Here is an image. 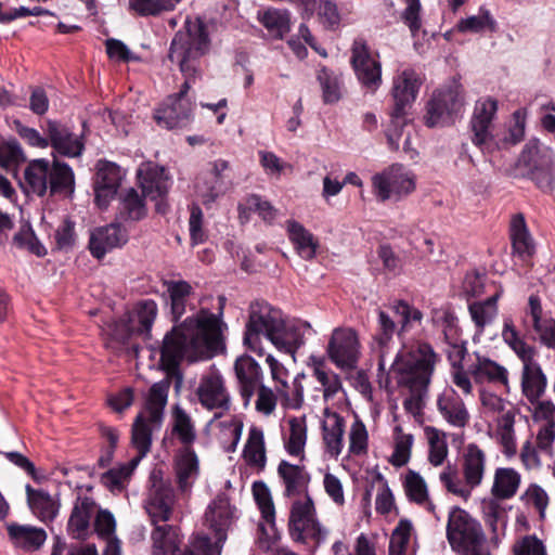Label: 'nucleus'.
I'll return each instance as SVG.
<instances>
[{"label": "nucleus", "instance_id": "1", "mask_svg": "<svg viewBox=\"0 0 555 555\" xmlns=\"http://www.w3.org/2000/svg\"><path fill=\"white\" fill-rule=\"evenodd\" d=\"M209 49L210 39L205 23L199 17H188L184 30L176 34L169 51V59L179 66L184 82L177 94L169 95L155 111L154 118L160 127L176 129L189 122L192 105L185 95L201 76L199 59Z\"/></svg>", "mask_w": 555, "mask_h": 555}, {"label": "nucleus", "instance_id": "2", "mask_svg": "<svg viewBox=\"0 0 555 555\" xmlns=\"http://www.w3.org/2000/svg\"><path fill=\"white\" fill-rule=\"evenodd\" d=\"M224 323L219 315L202 309L166 334L160 349V366L166 382H181V362L209 359L224 348Z\"/></svg>", "mask_w": 555, "mask_h": 555}, {"label": "nucleus", "instance_id": "3", "mask_svg": "<svg viewBox=\"0 0 555 555\" xmlns=\"http://www.w3.org/2000/svg\"><path fill=\"white\" fill-rule=\"evenodd\" d=\"M460 472L448 464L439 474V480L448 493L468 501L473 491L480 487L487 474L488 456L477 443L466 444L459 459Z\"/></svg>", "mask_w": 555, "mask_h": 555}, {"label": "nucleus", "instance_id": "4", "mask_svg": "<svg viewBox=\"0 0 555 555\" xmlns=\"http://www.w3.org/2000/svg\"><path fill=\"white\" fill-rule=\"evenodd\" d=\"M169 384H153L143 410L135 416L131 428V444L137 450L133 460L140 463L152 447V435L163 423L164 410L168 399Z\"/></svg>", "mask_w": 555, "mask_h": 555}, {"label": "nucleus", "instance_id": "5", "mask_svg": "<svg viewBox=\"0 0 555 555\" xmlns=\"http://www.w3.org/2000/svg\"><path fill=\"white\" fill-rule=\"evenodd\" d=\"M439 361V356L429 344L402 343L391 364L390 374L398 382H430Z\"/></svg>", "mask_w": 555, "mask_h": 555}, {"label": "nucleus", "instance_id": "6", "mask_svg": "<svg viewBox=\"0 0 555 555\" xmlns=\"http://www.w3.org/2000/svg\"><path fill=\"white\" fill-rule=\"evenodd\" d=\"M287 530L294 542L311 543L314 548L322 545L330 533V530L319 520L311 495L293 500L289 507Z\"/></svg>", "mask_w": 555, "mask_h": 555}, {"label": "nucleus", "instance_id": "7", "mask_svg": "<svg viewBox=\"0 0 555 555\" xmlns=\"http://www.w3.org/2000/svg\"><path fill=\"white\" fill-rule=\"evenodd\" d=\"M447 538L457 555H481L487 538L482 526L466 511L456 507L449 515Z\"/></svg>", "mask_w": 555, "mask_h": 555}, {"label": "nucleus", "instance_id": "8", "mask_svg": "<svg viewBox=\"0 0 555 555\" xmlns=\"http://www.w3.org/2000/svg\"><path fill=\"white\" fill-rule=\"evenodd\" d=\"M330 361L346 375L358 374V382L369 379L364 371L358 369L361 357V344L358 334L350 327L335 328L326 346Z\"/></svg>", "mask_w": 555, "mask_h": 555}, {"label": "nucleus", "instance_id": "9", "mask_svg": "<svg viewBox=\"0 0 555 555\" xmlns=\"http://www.w3.org/2000/svg\"><path fill=\"white\" fill-rule=\"evenodd\" d=\"M284 315L281 310L263 301L253 302L244 334V344L254 352L263 353L261 338L271 341L282 325Z\"/></svg>", "mask_w": 555, "mask_h": 555}, {"label": "nucleus", "instance_id": "10", "mask_svg": "<svg viewBox=\"0 0 555 555\" xmlns=\"http://www.w3.org/2000/svg\"><path fill=\"white\" fill-rule=\"evenodd\" d=\"M373 193L380 202H400L416 190L415 173L400 164H393L372 178Z\"/></svg>", "mask_w": 555, "mask_h": 555}, {"label": "nucleus", "instance_id": "11", "mask_svg": "<svg viewBox=\"0 0 555 555\" xmlns=\"http://www.w3.org/2000/svg\"><path fill=\"white\" fill-rule=\"evenodd\" d=\"M176 504L175 491L160 467H154L149 477L144 508L154 526L170 520Z\"/></svg>", "mask_w": 555, "mask_h": 555}, {"label": "nucleus", "instance_id": "12", "mask_svg": "<svg viewBox=\"0 0 555 555\" xmlns=\"http://www.w3.org/2000/svg\"><path fill=\"white\" fill-rule=\"evenodd\" d=\"M498 107V101L491 96H482L475 103L469 121L472 142L482 151L501 147L494 126Z\"/></svg>", "mask_w": 555, "mask_h": 555}, {"label": "nucleus", "instance_id": "13", "mask_svg": "<svg viewBox=\"0 0 555 555\" xmlns=\"http://www.w3.org/2000/svg\"><path fill=\"white\" fill-rule=\"evenodd\" d=\"M463 105V89L456 81L437 89L427 104L425 124L428 127H436L451 122L453 115L457 114Z\"/></svg>", "mask_w": 555, "mask_h": 555}, {"label": "nucleus", "instance_id": "14", "mask_svg": "<svg viewBox=\"0 0 555 555\" xmlns=\"http://www.w3.org/2000/svg\"><path fill=\"white\" fill-rule=\"evenodd\" d=\"M253 496L260 511L264 522L258 525L257 543L261 550L269 551L280 539L275 526V506L272 500L271 491L263 481L253 483Z\"/></svg>", "mask_w": 555, "mask_h": 555}, {"label": "nucleus", "instance_id": "15", "mask_svg": "<svg viewBox=\"0 0 555 555\" xmlns=\"http://www.w3.org/2000/svg\"><path fill=\"white\" fill-rule=\"evenodd\" d=\"M42 173L43 179L37 188V194L42 195L48 188L51 195L72 197L75 192V176L72 168L56 159L50 166L47 159H37V175Z\"/></svg>", "mask_w": 555, "mask_h": 555}, {"label": "nucleus", "instance_id": "16", "mask_svg": "<svg viewBox=\"0 0 555 555\" xmlns=\"http://www.w3.org/2000/svg\"><path fill=\"white\" fill-rule=\"evenodd\" d=\"M44 137L37 133V147L51 145L59 154L66 157H78L85 150L82 137L74 134L66 126L46 120L41 125Z\"/></svg>", "mask_w": 555, "mask_h": 555}, {"label": "nucleus", "instance_id": "17", "mask_svg": "<svg viewBox=\"0 0 555 555\" xmlns=\"http://www.w3.org/2000/svg\"><path fill=\"white\" fill-rule=\"evenodd\" d=\"M465 352L456 348L450 356L453 365L454 382H469L474 378L476 382H507V370L490 359H478L470 371L464 366Z\"/></svg>", "mask_w": 555, "mask_h": 555}, {"label": "nucleus", "instance_id": "18", "mask_svg": "<svg viewBox=\"0 0 555 555\" xmlns=\"http://www.w3.org/2000/svg\"><path fill=\"white\" fill-rule=\"evenodd\" d=\"M351 63L359 81L366 89L375 91L382 82V68L377 55L362 41L352 46Z\"/></svg>", "mask_w": 555, "mask_h": 555}, {"label": "nucleus", "instance_id": "19", "mask_svg": "<svg viewBox=\"0 0 555 555\" xmlns=\"http://www.w3.org/2000/svg\"><path fill=\"white\" fill-rule=\"evenodd\" d=\"M124 177L125 172L117 164L103 159L96 163L94 194L101 209L106 208L115 197Z\"/></svg>", "mask_w": 555, "mask_h": 555}, {"label": "nucleus", "instance_id": "20", "mask_svg": "<svg viewBox=\"0 0 555 555\" xmlns=\"http://www.w3.org/2000/svg\"><path fill=\"white\" fill-rule=\"evenodd\" d=\"M137 179L143 196L151 201L163 199L168 194L171 184L165 167L153 162H144L139 166Z\"/></svg>", "mask_w": 555, "mask_h": 555}, {"label": "nucleus", "instance_id": "21", "mask_svg": "<svg viewBox=\"0 0 555 555\" xmlns=\"http://www.w3.org/2000/svg\"><path fill=\"white\" fill-rule=\"evenodd\" d=\"M278 476L283 486V496L286 499H301L309 494L311 476L305 465L292 464L282 460L278 465Z\"/></svg>", "mask_w": 555, "mask_h": 555}, {"label": "nucleus", "instance_id": "22", "mask_svg": "<svg viewBox=\"0 0 555 555\" xmlns=\"http://www.w3.org/2000/svg\"><path fill=\"white\" fill-rule=\"evenodd\" d=\"M280 327L271 343L279 351L293 357L305 345L306 337L315 334L310 323L304 320L283 319Z\"/></svg>", "mask_w": 555, "mask_h": 555}, {"label": "nucleus", "instance_id": "23", "mask_svg": "<svg viewBox=\"0 0 555 555\" xmlns=\"http://www.w3.org/2000/svg\"><path fill=\"white\" fill-rule=\"evenodd\" d=\"M234 519V507L224 494H218L207 506L204 525L214 532L217 544L223 543Z\"/></svg>", "mask_w": 555, "mask_h": 555}, {"label": "nucleus", "instance_id": "24", "mask_svg": "<svg viewBox=\"0 0 555 555\" xmlns=\"http://www.w3.org/2000/svg\"><path fill=\"white\" fill-rule=\"evenodd\" d=\"M420 86L421 81L413 69H404L395 76L391 93L397 116L408 114L412 103L416 100Z\"/></svg>", "mask_w": 555, "mask_h": 555}, {"label": "nucleus", "instance_id": "25", "mask_svg": "<svg viewBox=\"0 0 555 555\" xmlns=\"http://www.w3.org/2000/svg\"><path fill=\"white\" fill-rule=\"evenodd\" d=\"M127 241V232L119 224L112 223L91 232L89 248L95 258L101 259L106 253L122 246Z\"/></svg>", "mask_w": 555, "mask_h": 555}, {"label": "nucleus", "instance_id": "26", "mask_svg": "<svg viewBox=\"0 0 555 555\" xmlns=\"http://www.w3.org/2000/svg\"><path fill=\"white\" fill-rule=\"evenodd\" d=\"M284 227L295 253L304 260L314 259L320 243L313 233L295 219L286 220Z\"/></svg>", "mask_w": 555, "mask_h": 555}, {"label": "nucleus", "instance_id": "27", "mask_svg": "<svg viewBox=\"0 0 555 555\" xmlns=\"http://www.w3.org/2000/svg\"><path fill=\"white\" fill-rule=\"evenodd\" d=\"M158 307L152 299L138 301L132 310L127 314L130 327H127L119 337H126L129 332H135V335L150 337L152 326L157 318Z\"/></svg>", "mask_w": 555, "mask_h": 555}, {"label": "nucleus", "instance_id": "28", "mask_svg": "<svg viewBox=\"0 0 555 555\" xmlns=\"http://www.w3.org/2000/svg\"><path fill=\"white\" fill-rule=\"evenodd\" d=\"M151 555H182V537L177 527L156 525L151 533Z\"/></svg>", "mask_w": 555, "mask_h": 555}, {"label": "nucleus", "instance_id": "29", "mask_svg": "<svg viewBox=\"0 0 555 555\" xmlns=\"http://www.w3.org/2000/svg\"><path fill=\"white\" fill-rule=\"evenodd\" d=\"M322 431L326 452L331 456L337 457L341 453L344 446V418L338 413L325 409Z\"/></svg>", "mask_w": 555, "mask_h": 555}, {"label": "nucleus", "instance_id": "30", "mask_svg": "<svg viewBox=\"0 0 555 555\" xmlns=\"http://www.w3.org/2000/svg\"><path fill=\"white\" fill-rule=\"evenodd\" d=\"M509 237L513 255L522 260H527L534 254V241L522 214H517L512 217L509 222Z\"/></svg>", "mask_w": 555, "mask_h": 555}, {"label": "nucleus", "instance_id": "31", "mask_svg": "<svg viewBox=\"0 0 555 555\" xmlns=\"http://www.w3.org/2000/svg\"><path fill=\"white\" fill-rule=\"evenodd\" d=\"M171 436L183 446L192 448L197 439V430L192 416L179 404H175L170 415Z\"/></svg>", "mask_w": 555, "mask_h": 555}, {"label": "nucleus", "instance_id": "32", "mask_svg": "<svg viewBox=\"0 0 555 555\" xmlns=\"http://www.w3.org/2000/svg\"><path fill=\"white\" fill-rule=\"evenodd\" d=\"M95 511V503L90 498H78L68 520V532L73 539L86 540L89 535L90 519Z\"/></svg>", "mask_w": 555, "mask_h": 555}, {"label": "nucleus", "instance_id": "33", "mask_svg": "<svg viewBox=\"0 0 555 555\" xmlns=\"http://www.w3.org/2000/svg\"><path fill=\"white\" fill-rule=\"evenodd\" d=\"M175 470L180 491H190L199 472L198 459L192 448L179 451L176 456Z\"/></svg>", "mask_w": 555, "mask_h": 555}, {"label": "nucleus", "instance_id": "34", "mask_svg": "<svg viewBox=\"0 0 555 555\" xmlns=\"http://www.w3.org/2000/svg\"><path fill=\"white\" fill-rule=\"evenodd\" d=\"M504 291L500 286L487 299L469 304L468 311L476 325L477 333L481 334L485 327L491 324L498 315V301Z\"/></svg>", "mask_w": 555, "mask_h": 555}, {"label": "nucleus", "instance_id": "35", "mask_svg": "<svg viewBox=\"0 0 555 555\" xmlns=\"http://www.w3.org/2000/svg\"><path fill=\"white\" fill-rule=\"evenodd\" d=\"M289 433L284 437V448L291 456L305 459L308 426L306 416H293L287 421Z\"/></svg>", "mask_w": 555, "mask_h": 555}, {"label": "nucleus", "instance_id": "36", "mask_svg": "<svg viewBox=\"0 0 555 555\" xmlns=\"http://www.w3.org/2000/svg\"><path fill=\"white\" fill-rule=\"evenodd\" d=\"M529 313L541 343L550 348H555V320L543 318L541 300L535 295H531L529 298Z\"/></svg>", "mask_w": 555, "mask_h": 555}, {"label": "nucleus", "instance_id": "37", "mask_svg": "<svg viewBox=\"0 0 555 555\" xmlns=\"http://www.w3.org/2000/svg\"><path fill=\"white\" fill-rule=\"evenodd\" d=\"M521 477L511 467H498L493 475L491 495L495 499L509 500L518 491Z\"/></svg>", "mask_w": 555, "mask_h": 555}, {"label": "nucleus", "instance_id": "38", "mask_svg": "<svg viewBox=\"0 0 555 555\" xmlns=\"http://www.w3.org/2000/svg\"><path fill=\"white\" fill-rule=\"evenodd\" d=\"M118 217L125 221H139L146 216L144 198L133 188L124 190L118 197Z\"/></svg>", "mask_w": 555, "mask_h": 555}, {"label": "nucleus", "instance_id": "39", "mask_svg": "<svg viewBox=\"0 0 555 555\" xmlns=\"http://www.w3.org/2000/svg\"><path fill=\"white\" fill-rule=\"evenodd\" d=\"M402 486L409 501L430 512L434 511L435 506L429 498L428 486L417 472L409 469L403 477Z\"/></svg>", "mask_w": 555, "mask_h": 555}, {"label": "nucleus", "instance_id": "40", "mask_svg": "<svg viewBox=\"0 0 555 555\" xmlns=\"http://www.w3.org/2000/svg\"><path fill=\"white\" fill-rule=\"evenodd\" d=\"M245 462L258 470H263L267 464L264 436L262 429L251 427L243 451Z\"/></svg>", "mask_w": 555, "mask_h": 555}, {"label": "nucleus", "instance_id": "41", "mask_svg": "<svg viewBox=\"0 0 555 555\" xmlns=\"http://www.w3.org/2000/svg\"><path fill=\"white\" fill-rule=\"evenodd\" d=\"M27 160L25 151L14 135H9L7 140L0 141V168L10 171L14 169L13 176L17 177L18 169Z\"/></svg>", "mask_w": 555, "mask_h": 555}, {"label": "nucleus", "instance_id": "42", "mask_svg": "<svg viewBox=\"0 0 555 555\" xmlns=\"http://www.w3.org/2000/svg\"><path fill=\"white\" fill-rule=\"evenodd\" d=\"M389 308L400 319V328L398 330L400 338H403L405 333L422 325L424 318L422 311L408 301L396 299L389 304Z\"/></svg>", "mask_w": 555, "mask_h": 555}, {"label": "nucleus", "instance_id": "43", "mask_svg": "<svg viewBox=\"0 0 555 555\" xmlns=\"http://www.w3.org/2000/svg\"><path fill=\"white\" fill-rule=\"evenodd\" d=\"M317 79L321 86L322 99L325 104L337 103L344 94V81L340 74L321 67L317 72Z\"/></svg>", "mask_w": 555, "mask_h": 555}, {"label": "nucleus", "instance_id": "44", "mask_svg": "<svg viewBox=\"0 0 555 555\" xmlns=\"http://www.w3.org/2000/svg\"><path fill=\"white\" fill-rule=\"evenodd\" d=\"M196 393L201 404L207 410L230 408V396L223 384H199Z\"/></svg>", "mask_w": 555, "mask_h": 555}, {"label": "nucleus", "instance_id": "45", "mask_svg": "<svg viewBox=\"0 0 555 555\" xmlns=\"http://www.w3.org/2000/svg\"><path fill=\"white\" fill-rule=\"evenodd\" d=\"M515 413L507 410L502 413L496 420V439L502 446L503 453L512 456L516 453V438H515Z\"/></svg>", "mask_w": 555, "mask_h": 555}, {"label": "nucleus", "instance_id": "46", "mask_svg": "<svg viewBox=\"0 0 555 555\" xmlns=\"http://www.w3.org/2000/svg\"><path fill=\"white\" fill-rule=\"evenodd\" d=\"M138 465V460L131 459L127 463L107 470L103 474L101 481L109 491L121 492L126 488Z\"/></svg>", "mask_w": 555, "mask_h": 555}, {"label": "nucleus", "instance_id": "47", "mask_svg": "<svg viewBox=\"0 0 555 555\" xmlns=\"http://www.w3.org/2000/svg\"><path fill=\"white\" fill-rule=\"evenodd\" d=\"M413 442L412 434L404 433L399 425L396 426L393 429V452L389 462L396 467L405 465L410 461Z\"/></svg>", "mask_w": 555, "mask_h": 555}, {"label": "nucleus", "instance_id": "48", "mask_svg": "<svg viewBox=\"0 0 555 555\" xmlns=\"http://www.w3.org/2000/svg\"><path fill=\"white\" fill-rule=\"evenodd\" d=\"M428 439V461L435 466H441L448 457L449 449L446 434L434 428H426Z\"/></svg>", "mask_w": 555, "mask_h": 555}, {"label": "nucleus", "instance_id": "49", "mask_svg": "<svg viewBox=\"0 0 555 555\" xmlns=\"http://www.w3.org/2000/svg\"><path fill=\"white\" fill-rule=\"evenodd\" d=\"M502 339L519 359H528L529 353L534 349L532 346L528 345L520 336L511 318L504 319Z\"/></svg>", "mask_w": 555, "mask_h": 555}, {"label": "nucleus", "instance_id": "50", "mask_svg": "<svg viewBox=\"0 0 555 555\" xmlns=\"http://www.w3.org/2000/svg\"><path fill=\"white\" fill-rule=\"evenodd\" d=\"M167 291L170 297L172 319L177 321L185 313L188 298L192 287L185 281H178L168 283Z\"/></svg>", "mask_w": 555, "mask_h": 555}, {"label": "nucleus", "instance_id": "51", "mask_svg": "<svg viewBox=\"0 0 555 555\" xmlns=\"http://www.w3.org/2000/svg\"><path fill=\"white\" fill-rule=\"evenodd\" d=\"M496 23L492 17L490 11L486 8H480L476 15L462 18L457 23V29L462 33H481L485 30H495Z\"/></svg>", "mask_w": 555, "mask_h": 555}, {"label": "nucleus", "instance_id": "52", "mask_svg": "<svg viewBox=\"0 0 555 555\" xmlns=\"http://www.w3.org/2000/svg\"><path fill=\"white\" fill-rule=\"evenodd\" d=\"M377 323H378V332L375 336V340L378 343L380 347L379 353V369H385V348L392 339L393 334L397 332V324L391 319V317L383 310H379L377 313Z\"/></svg>", "mask_w": 555, "mask_h": 555}, {"label": "nucleus", "instance_id": "53", "mask_svg": "<svg viewBox=\"0 0 555 555\" xmlns=\"http://www.w3.org/2000/svg\"><path fill=\"white\" fill-rule=\"evenodd\" d=\"M260 23L275 37H282L289 30V13L287 10L269 9L259 16Z\"/></svg>", "mask_w": 555, "mask_h": 555}, {"label": "nucleus", "instance_id": "54", "mask_svg": "<svg viewBox=\"0 0 555 555\" xmlns=\"http://www.w3.org/2000/svg\"><path fill=\"white\" fill-rule=\"evenodd\" d=\"M181 0H129V10L141 16H155L172 11Z\"/></svg>", "mask_w": 555, "mask_h": 555}, {"label": "nucleus", "instance_id": "55", "mask_svg": "<svg viewBox=\"0 0 555 555\" xmlns=\"http://www.w3.org/2000/svg\"><path fill=\"white\" fill-rule=\"evenodd\" d=\"M412 529L411 521L406 519L399 521L390 537L389 555H408Z\"/></svg>", "mask_w": 555, "mask_h": 555}, {"label": "nucleus", "instance_id": "56", "mask_svg": "<svg viewBox=\"0 0 555 555\" xmlns=\"http://www.w3.org/2000/svg\"><path fill=\"white\" fill-rule=\"evenodd\" d=\"M406 115L399 114L397 116L396 109H392L390 114V124L386 129V137L391 150H398L401 140L405 138L408 131H411L412 127L408 122Z\"/></svg>", "mask_w": 555, "mask_h": 555}, {"label": "nucleus", "instance_id": "57", "mask_svg": "<svg viewBox=\"0 0 555 555\" xmlns=\"http://www.w3.org/2000/svg\"><path fill=\"white\" fill-rule=\"evenodd\" d=\"M234 370L238 382H261L263 377L259 363L249 356L237 358Z\"/></svg>", "mask_w": 555, "mask_h": 555}, {"label": "nucleus", "instance_id": "58", "mask_svg": "<svg viewBox=\"0 0 555 555\" xmlns=\"http://www.w3.org/2000/svg\"><path fill=\"white\" fill-rule=\"evenodd\" d=\"M7 530L16 547L25 551H30L35 547V527L9 524L7 525Z\"/></svg>", "mask_w": 555, "mask_h": 555}, {"label": "nucleus", "instance_id": "59", "mask_svg": "<svg viewBox=\"0 0 555 555\" xmlns=\"http://www.w3.org/2000/svg\"><path fill=\"white\" fill-rule=\"evenodd\" d=\"M189 232L192 245L202 244L207 240V233L204 229V215L196 203L190 206Z\"/></svg>", "mask_w": 555, "mask_h": 555}, {"label": "nucleus", "instance_id": "60", "mask_svg": "<svg viewBox=\"0 0 555 555\" xmlns=\"http://www.w3.org/2000/svg\"><path fill=\"white\" fill-rule=\"evenodd\" d=\"M319 22L326 28L334 29L339 26L340 13L336 2L332 0H318L315 11Z\"/></svg>", "mask_w": 555, "mask_h": 555}, {"label": "nucleus", "instance_id": "61", "mask_svg": "<svg viewBox=\"0 0 555 555\" xmlns=\"http://www.w3.org/2000/svg\"><path fill=\"white\" fill-rule=\"evenodd\" d=\"M438 408L443 417L453 426L464 427L468 422V413L464 403L448 404L447 399L438 400Z\"/></svg>", "mask_w": 555, "mask_h": 555}, {"label": "nucleus", "instance_id": "62", "mask_svg": "<svg viewBox=\"0 0 555 555\" xmlns=\"http://www.w3.org/2000/svg\"><path fill=\"white\" fill-rule=\"evenodd\" d=\"M259 163L263 168L264 172L270 176H281L285 170H292L293 166L275 153L269 151H259Z\"/></svg>", "mask_w": 555, "mask_h": 555}, {"label": "nucleus", "instance_id": "63", "mask_svg": "<svg viewBox=\"0 0 555 555\" xmlns=\"http://www.w3.org/2000/svg\"><path fill=\"white\" fill-rule=\"evenodd\" d=\"M196 194L206 208H210L224 194V186L212 180H205L196 185Z\"/></svg>", "mask_w": 555, "mask_h": 555}, {"label": "nucleus", "instance_id": "64", "mask_svg": "<svg viewBox=\"0 0 555 555\" xmlns=\"http://www.w3.org/2000/svg\"><path fill=\"white\" fill-rule=\"evenodd\" d=\"M555 442V422L547 421L540 426L535 437V443L539 451L553 456Z\"/></svg>", "mask_w": 555, "mask_h": 555}]
</instances>
